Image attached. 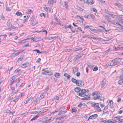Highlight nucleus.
<instances>
[{"instance_id": "obj_1", "label": "nucleus", "mask_w": 123, "mask_h": 123, "mask_svg": "<svg viewBox=\"0 0 123 123\" xmlns=\"http://www.w3.org/2000/svg\"><path fill=\"white\" fill-rule=\"evenodd\" d=\"M121 60L120 58H116L113 60L111 61V63L109 64L107 67L109 66H112L117 65L118 66Z\"/></svg>"}, {"instance_id": "obj_2", "label": "nucleus", "mask_w": 123, "mask_h": 123, "mask_svg": "<svg viewBox=\"0 0 123 123\" xmlns=\"http://www.w3.org/2000/svg\"><path fill=\"white\" fill-rule=\"evenodd\" d=\"M67 109H66V107H62L60 108L59 110L57 111H55L54 112H52L51 114H54L56 112L60 111V112L58 114L61 115L64 114L67 111Z\"/></svg>"}, {"instance_id": "obj_3", "label": "nucleus", "mask_w": 123, "mask_h": 123, "mask_svg": "<svg viewBox=\"0 0 123 123\" xmlns=\"http://www.w3.org/2000/svg\"><path fill=\"white\" fill-rule=\"evenodd\" d=\"M92 105L93 107L96 108V110L99 112H100L101 111L100 107H99V103H92Z\"/></svg>"}, {"instance_id": "obj_4", "label": "nucleus", "mask_w": 123, "mask_h": 123, "mask_svg": "<svg viewBox=\"0 0 123 123\" xmlns=\"http://www.w3.org/2000/svg\"><path fill=\"white\" fill-rule=\"evenodd\" d=\"M86 92L85 89H82L81 91V93L80 92L79 94V95L81 97H83L86 95L85 93Z\"/></svg>"}, {"instance_id": "obj_5", "label": "nucleus", "mask_w": 123, "mask_h": 123, "mask_svg": "<svg viewBox=\"0 0 123 123\" xmlns=\"http://www.w3.org/2000/svg\"><path fill=\"white\" fill-rule=\"evenodd\" d=\"M77 84L78 86L80 87L84 85V83L81 80H78Z\"/></svg>"}, {"instance_id": "obj_6", "label": "nucleus", "mask_w": 123, "mask_h": 123, "mask_svg": "<svg viewBox=\"0 0 123 123\" xmlns=\"http://www.w3.org/2000/svg\"><path fill=\"white\" fill-rule=\"evenodd\" d=\"M55 0H49L48 1V3L50 6H53L54 3H56Z\"/></svg>"}, {"instance_id": "obj_7", "label": "nucleus", "mask_w": 123, "mask_h": 123, "mask_svg": "<svg viewBox=\"0 0 123 123\" xmlns=\"http://www.w3.org/2000/svg\"><path fill=\"white\" fill-rule=\"evenodd\" d=\"M82 55H81L79 54L77 55L74 58V61H76V60L79 59L82 57Z\"/></svg>"}, {"instance_id": "obj_8", "label": "nucleus", "mask_w": 123, "mask_h": 123, "mask_svg": "<svg viewBox=\"0 0 123 123\" xmlns=\"http://www.w3.org/2000/svg\"><path fill=\"white\" fill-rule=\"evenodd\" d=\"M102 31L101 29H93L91 30V31L94 33H97L101 31Z\"/></svg>"}, {"instance_id": "obj_9", "label": "nucleus", "mask_w": 123, "mask_h": 123, "mask_svg": "<svg viewBox=\"0 0 123 123\" xmlns=\"http://www.w3.org/2000/svg\"><path fill=\"white\" fill-rule=\"evenodd\" d=\"M109 106H110V108H113V106L112 105L113 104V103L112 100H110L109 102H108Z\"/></svg>"}, {"instance_id": "obj_10", "label": "nucleus", "mask_w": 123, "mask_h": 123, "mask_svg": "<svg viewBox=\"0 0 123 123\" xmlns=\"http://www.w3.org/2000/svg\"><path fill=\"white\" fill-rule=\"evenodd\" d=\"M98 94L100 95H101L100 92L98 91L94 92L92 93V96H94L95 95H98Z\"/></svg>"}, {"instance_id": "obj_11", "label": "nucleus", "mask_w": 123, "mask_h": 123, "mask_svg": "<svg viewBox=\"0 0 123 123\" xmlns=\"http://www.w3.org/2000/svg\"><path fill=\"white\" fill-rule=\"evenodd\" d=\"M86 3V4H89L91 5H92L94 4V2L92 0H87Z\"/></svg>"}, {"instance_id": "obj_12", "label": "nucleus", "mask_w": 123, "mask_h": 123, "mask_svg": "<svg viewBox=\"0 0 123 123\" xmlns=\"http://www.w3.org/2000/svg\"><path fill=\"white\" fill-rule=\"evenodd\" d=\"M106 83V81L105 80H103L102 82V84L101 85V88H103L105 86Z\"/></svg>"}, {"instance_id": "obj_13", "label": "nucleus", "mask_w": 123, "mask_h": 123, "mask_svg": "<svg viewBox=\"0 0 123 123\" xmlns=\"http://www.w3.org/2000/svg\"><path fill=\"white\" fill-rule=\"evenodd\" d=\"M54 119V118L53 117H51L46 122H47V123H50L53 121Z\"/></svg>"}, {"instance_id": "obj_14", "label": "nucleus", "mask_w": 123, "mask_h": 123, "mask_svg": "<svg viewBox=\"0 0 123 123\" xmlns=\"http://www.w3.org/2000/svg\"><path fill=\"white\" fill-rule=\"evenodd\" d=\"M71 81L75 83L76 85H77V83L78 82V80L75 79L74 78H73L71 80Z\"/></svg>"}, {"instance_id": "obj_15", "label": "nucleus", "mask_w": 123, "mask_h": 123, "mask_svg": "<svg viewBox=\"0 0 123 123\" xmlns=\"http://www.w3.org/2000/svg\"><path fill=\"white\" fill-rule=\"evenodd\" d=\"M80 88L79 87H76L74 89V91L75 92H80Z\"/></svg>"}, {"instance_id": "obj_16", "label": "nucleus", "mask_w": 123, "mask_h": 123, "mask_svg": "<svg viewBox=\"0 0 123 123\" xmlns=\"http://www.w3.org/2000/svg\"><path fill=\"white\" fill-rule=\"evenodd\" d=\"M90 98V97L89 96H86L81 99V100H86L89 99Z\"/></svg>"}, {"instance_id": "obj_17", "label": "nucleus", "mask_w": 123, "mask_h": 123, "mask_svg": "<svg viewBox=\"0 0 123 123\" xmlns=\"http://www.w3.org/2000/svg\"><path fill=\"white\" fill-rule=\"evenodd\" d=\"M46 109H45V110H42L41 111H35V112H36V114L40 113V112H42V113H44V112H45L46 111Z\"/></svg>"}, {"instance_id": "obj_18", "label": "nucleus", "mask_w": 123, "mask_h": 123, "mask_svg": "<svg viewBox=\"0 0 123 123\" xmlns=\"http://www.w3.org/2000/svg\"><path fill=\"white\" fill-rule=\"evenodd\" d=\"M121 118L119 117H116L113 118V120L116 122L117 121V120H118V122H119V120Z\"/></svg>"}, {"instance_id": "obj_19", "label": "nucleus", "mask_w": 123, "mask_h": 123, "mask_svg": "<svg viewBox=\"0 0 123 123\" xmlns=\"http://www.w3.org/2000/svg\"><path fill=\"white\" fill-rule=\"evenodd\" d=\"M64 75L65 77H67L68 79H69L71 77L70 75L68 74L67 73L64 74Z\"/></svg>"}, {"instance_id": "obj_20", "label": "nucleus", "mask_w": 123, "mask_h": 123, "mask_svg": "<svg viewBox=\"0 0 123 123\" xmlns=\"http://www.w3.org/2000/svg\"><path fill=\"white\" fill-rule=\"evenodd\" d=\"M64 6L67 9L68 8V2L67 1H65L64 2Z\"/></svg>"}, {"instance_id": "obj_21", "label": "nucleus", "mask_w": 123, "mask_h": 123, "mask_svg": "<svg viewBox=\"0 0 123 123\" xmlns=\"http://www.w3.org/2000/svg\"><path fill=\"white\" fill-rule=\"evenodd\" d=\"M77 109L75 107H74L72 108V112L73 113L74 112H76Z\"/></svg>"}, {"instance_id": "obj_22", "label": "nucleus", "mask_w": 123, "mask_h": 123, "mask_svg": "<svg viewBox=\"0 0 123 123\" xmlns=\"http://www.w3.org/2000/svg\"><path fill=\"white\" fill-rule=\"evenodd\" d=\"M111 23L113 25H116L117 26V24L119 26H122V25L120 24H119L118 23H117V22H111Z\"/></svg>"}, {"instance_id": "obj_23", "label": "nucleus", "mask_w": 123, "mask_h": 123, "mask_svg": "<svg viewBox=\"0 0 123 123\" xmlns=\"http://www.w3.org/2000/svg\"><path fill=\"white\" fill-rule=\"evenodd\" d=\"M39 115H36L31 119V121L36 120L39 117Z\"/></svg>"}, {"instance_id": "obj_24", "label": "nucleus", "mask_w": 123, "mask_h": 123, "mask_svg": "<svg viewBox=\"0 0 123 123\" xmlns=\"http://www.w3.org/2000/svg\"><path fill=\"white\" fill-rule=\"evenodd\" d=\"M29 65V63L28 62H26L22 64V65L24 67L23 68H25L27 67Z\"/></svg>"}, {"instance_id": "obj_25", "label": "nucleus", "mask_w": 123, "mask_h": 123, "mask_svg": "<svg viewBox=\"0 0 123 123\" xmlns=\"http://www.w3.org/2000/svg\"><path fill=\"white\" fill-rule=\"evenodd\" d=\"M100 95H96V96L94 97L93 99L94 100H96L99 98L100 97Z\"/></svg>"}, {"instance_id": "obj_26", "label": "nucleus", "mask_w": 123, "mask_h": 123, "mask_svg": "<svg viewBox=\"0 0 123 123\" xmlns=\"http://www.w3.org/2000/svg\"><path fill=\"white\" fill-rule=\"evenodd\" d=\"M16 15L18 16L21 17L22 16V14L21 13L19 12H17L16 13Z\"/></svg>"}, {"instance_id": "obj_27", "label": "nucleus", "mask_w": 123, "mask_h": 123, "mask_svg": "<svg viewBox=\"0 0 123 123\" xmlns=\"http://www.w3.org/2000/svg\"><path fill=\"white\" fill-rule=\"evenodd\" d=\"M78 9L80 11H82V12H86V11L84 9L80 7H79L78 8Z\"/></svg>"}, {"instance_id": "obj_28", "label": "nucleus", "mask_w": 123, "mask_h": 123, "mask_svg": "<svg viewBox=\"0 0 123 123\" xmlns=\"http://www.w3.org/2000/svg\"><path fill=\"white\" fill-rule=\"evenodd\" d=\"M118 83L120 85L123 84V80H120L118 82Z\"/></svg>"}, {"instance_id": "obj_29", "label": "nucleus", "mask_w": 123, "mask_h": 123, "mask_svg": "<svg viewBox=\"0 0 123 123\" xmlns=\"http://www.w3.org/2000/svg\"><path fill=\"white\" fill-rule=\"evenodd\" d=\"M68 115L67 116H62L61 117H60L58 118V119L59 120H61L62 119L64 118L65 117H66L68 116Z\"/></svg>"}, {"instance_id": "obj_30", "label": "nucleus", "mask_w": 123, "mask_h": 123, "mask_svg": "<svg viewBox=\"0 0 123 123\" xmlns=\"http://www.w3.org/2000/svg\"><path fill=\"white\" fill-rule=\"evenodd\" d=\"M31 45H29V43H28L27 44H24L22 47L23 48L26 47H30Z\"/></svg>"}, {"instance_id": "obj_31", "label": "nucleus", "mask_w": 123, "mask_h": 123, "mask_svg": "<svg viewBox=\"0 0 123 123\" xmlns=\"http://www.w3.org/2000/svg\"><path fill=\"white\" fill-rule=\"evenodd\" d=\"M31 97L29 98L28 99L25 101L24 102V103L25 104L27 103L29 101H30L31 99Z\"/></svg>"}, {"instance_id": "obj_32", "label": "nucleus", "mask_w": 123, "mask_h": 123, "mask_svg": "<svg viewBox=\"0 0 123 123\" xmlns=\"http://www.w3.org/2000/svg\"><path fill=\"white\" fill-rule=\"evenodd\" d=\"M29 39H30V38H28L26 39L23 40H22V41H21L20 42H19V43H24L26 42V40Z\"/></svg>"}, {"instance_id": "obj_33", "label": "nucleus", "mask_w": 123, "mask_h": 123, "mask_svg": "<svg viewBox=\"0 0 123 123\" xmlns=\"http://www.w3.org/2000/svg\"><path fill=\"white\" fill-rule=\"evenodd\" d=\"M60 75V74L59 73H56L55 74V76L56 78L59 77V76Z\"/></svg>"}, {"instance_id": "obj_34", "label": "nucleus", "mask_w": 123, "mask_h": 123, "mask_svg": "<svg viewBox=\"0 0 123 123\" xmlns=\"http://www.w3.org/2000/svg\"><path fill=\"white\" fill-rule=\"evenodd\" d=\"M45 31L46 32V34H47V31L46 30H43V31H36V32H38V33H40V32H45Z\"/></svg>"}, {"instance_id": "obj_35", "label": "nucleus", "mask_w": 123, "mask_h": 123, "mask_svg": "<svg viewBox=\"0 0 123 123\" xmlns=\"http://www.w3.org/2000/svg\"><path fill=\"white\" fill-rule=\"evenodd\" d=\"M47 75H51L53 74L52 72L49 71H47Z\"/></svg>"}, {"instance_id": "obj_36", "label": "nucleus", "mask_w": 123, "mask_h": 123, "mask_svg": "<svg viewBox=\"0 0 123 123\" xmlns=\"http://www.w3.org/2000/svg\"><path fill=\"white\" fill-rule=\"evenodd\" d=\"M113 4L114 5H115V6H116L118 7H120V6H121V5L120 4H119V3L117 4V3H114Z\"/></svg>"}, {"instance_id": "obj_37", "label": "nucleus", "mask_w": 123, "mask_h": 123, "mask_svg": "<svg viewBox=\"0 0 123 123\" xmlns=\"http://www.w3.org/2000/svg\"><path fill=\"white\" fill-rule=\"evenodd\" d=\"M31 40H33V41L37 42V39L34 38L33 37H32L31 38Z\"/></svg>"}, {"instance_id": "obj_38", "label": "nucleus", "mask_w": 123, "mask_h": 123, "mask_svg": "<svg viewBox=\"0 0 123 123\" xmlns=\"http://www.w3.org/2000/svg\"><path fill=\"white\" fill-rule=\"evenodd\" d=\"M93 119L96 118L98 117V115L97 114H95L92 115Z\"/></svg>"}, {"instance_id": "obj_39", "label": "nucleus", "mask_w": 123, "mask_h": 123, "mask_svg": "<svg viewBox=\"0 0 123 123\" xmlns=\"http://www.w3.org/2000/svg\"><path fill=\"white\" fill-rule=\"evenodd\" d=\"M10 27L12 28V29H17L18 28V27H14V26H13L12 25H11V26H10Z\"/></svg>"}, {"instance_id": "obj_40", "label": "nucleus", "mask_w": 123, "mask_h": 123, "mask_svg": "<svg viewBox=\"0 0 123 123\" xmlns=\"http://www.w3.org/2000/svg\"><path fill=\"white\" fill-rule=\"evenodd\" d=\"M23 55H21L20 57L18 59V60H20V61H22L23 59Z\"/></svg>"}, {"instance_id": "obj_41", "label": "nucleus", "mask_w": 123, "mask_h": 123, "mask_svg": "<svg viewBox=\"0 0 123 123\" xmlns=\"http://www.w3.org/2000/svg\"><path fill=\"white\" fill-rule=\"evenodd\" d=\"M67 27L68 28H69L71 31H72V28L73 26L71 25H68V26H67Z\"/></svg>"}, {"instance_id": "obj_42", "label": "nucleus", "mask_w": 123, "mask_h": 123, "mask_svg": "<svg viewBox=\"0 0 123 123\" xmlns=\"http://www.w3.org/2000/svg\"><path fill=\"white\" fill-rule=\"evenodd\" d=\"M77 71H78V69L76 68H75L73 69V72L74 73H75Z\"/></svg>"}, {"instance_id": "obj_43", "label": "nucleus", "mask_w": 123, "mask_h": 123, "mask_svg": "<svg viewBox=\"0 0 123 123\" xmlns=\"http://www.w3.org/2000/svg\"><path fill=\"white\" fill-rule=\"evenodd\" d=\"M47 71L42 72V74L44 75H47Z\"/></svg>"}, {"instance_id": "obj_44", "label": "nucleus", "mask_w": 123, "mask_h": 123, "mask_svg": "<svg viewBox=\"0 0 123 123\" xmlns=\"http://www.w3.org/2000/svg\"><path fill=\"white\" fill-rule=\"evenodd\" d=\"M119 49H120L121 50H123V47H122L120 48H115V50H118Z\"/></svg>"}, {"instance_id": "obj_45", "label": "nucleus", "mask_w": 123, "mask_h": 123, "mask_svg": "<svg viewBox=\"0 0 123 123\" xmlns=\"http://www.w3.org/2000/svg\"><path fill=\"white\" fill-rule=\"evenodd\" d=\"M120 118L122 117V119H120L119 120V123H123V120H123V117H120Z\"/></svg>"}, {"instance_id": "obj_46", "label": "nucleus", "mask_w": 123, "mask_h": 123, "mask_svg": "<svg viewBox=\"0 0 123 123\" xmlns=\"http://www.w3.org/2000/svg\"><path fill=\"white\" fill-rule=\"evenodd\" d=\"M16 56V55L15 53H12L10 55V56L11 57H14Z\"/></svg>"}, {"instance_id": "obj_47", "label": "nucleus", "mask_w": 123, "mask_h": 123, "mask_svg": "<svg viewBox=\"0 0 123 123\" xmlns=\"http://www.w3.org/2000/svg\"><path fill=\"white\" fill-rule=\"evenodd\" d=\"M98 69V68L97 66L95 67L93 69V71H97Z\"/></svg>"}, {"instance_id": "obj_48", "label": "nucleus", "mask_w": 123, "mask_h": 123, "mask_svg": "<svg viewBox=\"0 0 123 123\" xmlns=\"http://www.w3.org/2000/svg\"><path fill=\"white\" fill-rule=\"evenodd\" d=\"M81 50V49H80L76 48H75V49H74L73 51H78Z\"/></svg>"}, {"instance_id": "obj_49", "label": "nucleus", "mask_w": 123, "mask_h": 123, "mask_svg": "<svg viewBox=\"0 0 123 123\" xmlns=\"http://www.w3.org/2000/svg\"><path fill=\"white\" fill-rule=\"evenodd\" d=\"M58 36H56L55 37H50L49 38V40H51L53 39V38H54L55 37H58Z\"/></svg>"}, {"instance_id": "obj_50", "label": "nucleus", "mask_w": 123, "mask_h": 123, "mask_svg": "<svg viewBox=\"0 0 123 123\" xmlns=\"http://www.w3.org/2000/svg\"><path fill=\"white\" fill-rule=\"evenodd\" d=\"M45 14H44L43 13H42L40 14V16L41 17H42L43 16L44 17H45Z\"/></svg>"}, {"instance_id": "obj_51", "label": "nucleus", "mask_w": 123, "mask_h": 123, "mask_svg": "<svg viewBox=\"0 0 123 123\" xmlns=\"http://www.w3.org/2000/svg\"><path fill=\"white\" fill-rule=\"evenodd\" d=\"M62 27L63 28H64L65 29L68 28L67 26L65 25L62 24Z\"/></svg>"}, {"instance_id": "obj_52", "label": "nucleus", "mask_w": 123, "mask_h": 123, "mask_svg": "<svg viewBox=\"0 0 123 123\" xmlns=\"http://www.w3.org/2000/svg\"><path fill=\"white\" fill-rule=\"evenodd\" d=\"M110 15L112 17V18H115V17L116 18L117 17L116 15H115L113 14H110Z\"/></svg>"}, {"instance_id": "obj_53", "label": "nucleus", "mask_w": 123, "mask_h": 123, "mask_svg": "<svg viewBox=\"0 0 123 123\" xmlns=\"http://www.w3.org/2000/svg\"><path fill=\"white\" fill-rule=\"evenodd\" d=\"M20 70H21L20 69H17L16 70H15L14 71V73H17V72H18L19 71H20Z\"/></svg>"}, {"instance_id": "obj_54", "label": "nucleus", "mask_w": 123, "mask_h": 123, "mask_svg": "<svg viewBox=\"0 0 123 123\" xmlns=\"http://www.w3.org/2000/svg\"><path fill=\"white\" fill-rule=\"evenodd\" d=\"M6 10L7 11H10L11 10V9L6 6Z\"/></svg>"}, {"instance_id": "obj_55", "label": "nucleus", "mask_w": 123, "mask_h": 123, "mask_svg": "<svg viewBox=\"0 0 123 123\" xmlns=\"http://www.w3.org/2000/svg\"><path fill=\"white\" fill-rule=\"evenodd\" d=\"M23 52V51H21L19 52H18L17 53H15L16 55V56L20 54L21 53H22Z\"/></svg>"}, {"instance_id": "obj_56", "label": "nucleus", "mask_w": 123, "mask_h": 123, "mask_svg": "<svg viewBox=\"0 0 123 123\" xmlns=\"http://www.w3.org/2000/svg\"><path fill=\"white\" fill-rule=\"evenodd\" d=\"M34 16H33L31 17V21L32 22L34 20Z\"/></svg>"}, {"instance_id": "obj_57", "label": "nucleus", "mask_w": 123, "mask_h": 123, "mask_svg": "<svg viewBox=\"0 0 123 123\" xmlns=\"http://www.w3.org/2000/svg\"><path fill=\"white\" fill-rule=\"evenodd\" d=\"M108 107L107 106H105L103 110V112H104L107 109Z\"/></svg>"}, {"instance_id": "obj_58", "label": "nucleus", "mask_w": 123, "mask_h": 123, "mask_svg": "<svg viewBox=\"0 0 123 123\" xmlns=\"http://www.w3.org/2000/svg\"><path fill=\"white\" fill-rule=\"evenodd\" d=\"M34 51H37V53H39L40 54L42 53V52H40L39 50L38 49H35Z\"/></svg>"}, {"instance_id": "obj_59", "label": "nucleus", "mask_w": 123, "mask_h": 123, "mask_svg": "<svg viewBox=\"0 0 123 123\" xmlns=\"http://www.w3.org/2000/svg\"><path fill=\"white\" fill-rule=\"evenodd\" d=\"M119 79L120 80H123V74L120 76Z\"/></svg>"}, {"instance_id": "obj_60", "label": "nucleus", "mask_w": 123, "mask_h": 123, "mask_svg": "<svg viewBox=\"0 0 123 123\" xmlns=\"http://www.w3.org/2000/svg\"><path fill=\"white\" fill-rule=\"evenodd\" d=\"M92 9L93 11L96 13L97 12V10L95 8H92Z\"/></svg>"}, {"instance_id": "obj_61", "label": "nucleus", "mask_w": 123, "mask_h": 123, "mask_svg": "<svg viewBox=\"0 0 123 123\" xmlns=\"http://www.w3.org/2000/svg\"><path fill=\"white\" fill-rule=\"evenodd\" d=\"M100 120L101 121H100L101 122H102L104 123H105L106 122H107V121L106 120H104L102 119V120Z\"/></svg>"}, {"instance_id": "obj_62", "label": "nucleus", "mask_w": 123, "mask_h": 123, "mask_svg": "<svg viewBox=\"0 0 123 123\" xmlns=\"http://www.w3.org/2000/svg\"><path fill=\"white\" fill-rule=\"evenodd\" d=\"M13 67H11L10 69L8 70V71H7V73L8 72V73H10V71L12 69Z\"/></svg>"}, {"instance_id": "obj_63", "label": "nucleus", "mask_w": 123, "mask_h": 123, "mask_svg": "<svg viewBox=\"0 0 123 123\" xmlns=\"http://www.w3.org/2000/svg\"><path fill=\"white\" fill-rule=\"evenodd\" d=\"M41 59L39 58L38 59L37 61H36L37 63H39L41 61Z\"/></svg>"}, {"instance_id": "obj_64", "label": "nucleus", "mask_w": 123, "mask_h": 123, "mask_svg": "<svg viewBox=\"0 0 123 123\" xmlns=\"http://www.w3.org/2000/svg\"><path fill=\"white\" fill-rule=\"evenodd\" d=\"M16 77V76L15 75H14L13 76L12 78L11 79L12 80H14L15 79Z\"/></svg>"}]
</instances>
